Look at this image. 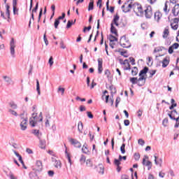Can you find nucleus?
I'll use <instances>...</instances> for the list:
<instances>
[{
  "instance_id": "43",
  "label": "nucleus",
  "mask_w": 179,
  "mask_h": 179,
  "mask_svg": "<svg viewBox=\"0 0 179 179\" xmlns=\"http://www.w3.org/2000/svg\"><path fill=\"white\" fill-rule=\"evenodd\" d=\"M46 34H47V31H45L44 35H43V40L45 41V45H48V40L47 39Z\"/></svg>"
},
{
  "instance_id": "24",
  "label": "nucleus",
  "mask_w": 179,
  "mask_h": 179,
  "mask_svg": "<svg viewBox=\"0 0 179 179\" xmlns=\"http://www.w3.org/2000/svg\"><path fill=\"white\" fill-rule=\"evenodd\" d=\"M169 34H170V31H169V29L165 28L162 35L163 38H167V37H169Z\"/></svg>"
},
{
  "instance_id": "3",
  "label": "nucleus",
  "mask_w": 179,
  "mask_h": 179,
  "mask_svg": "<svg viewBox=\"0 0 179 179\" xmlns=\"http://www.w3.org/2000/svg\"><path fill=\"white\" fill-rule=\"evenodd\" d=\"M118 20H120V16L118 15H116L114 17L113 20L112 21L110 27V32L116 36H118V32L117 31V29H115V27H114V24L115 26H120V24H118Z\"/></svg>"
},
{
  "instance_id": "7",
  "label": "nucleus",
  "mask_w": 179,
  "mask_h": 179,
  "mask_svg": "<svg viewBox=\"0 0 179 179\" xmlns=\"http://www.w3.org/2000/svg\"><path fill=\"white\" fill-rule=\"evenodd\" d=\"M145 13V16L146 19H150L153 16V11L152 10V6H148L145 9L143 10V13Z\"/></svg>"
},
{
  "instance_id": "8",
  "label": "nucleus",
  "mask_w": 179,
  "mask_h": 179,
  "mask_svg": "<svg viewBox=\"0 0 179 179\" xmlns=\"http://www.w3.org/2000/svg\"><path fill=\"white\" fill-rule=\"evenodd\" d=\"M16 45H15V39L13 38H11L10 42V54L13 57H15V48Z\"/></svg>"
},
{
  "instance_id": "56",
  "label": "nucleus",
  "mask_w": 179,
  "mask_h": 179,
  "mask_svg": "<svg viewBox=\"0 0 179 179\" xmlns=\"http://www.w3.org/2000/svg\"><path fill=\"white\" fill-rule=\"evenodd\" d=\"M42 15H43V8H41L39 15H38V22H40V20H41Z\"/></svg>"
},
{
  "instance_id": "22",
  "label": "nucleus",
  "mask_w": 179,
  "mask_h": 179,
  "mask_svg": "<svg viewBox=\"0 0 179 179\" xmlns=\"http://www.w3.org/2000/svg\"><path fill=\"white\" fill-rule=\"evenodd\" d=\"M155 157V164L157 166V165H159L160 167H162V163H163V159H159V161H157V157H156V155L154 156Z\"/></svg>"
},
{
  "instance_id": "41",
  "label": "nucleus",
  "mask_w": 179,
  "mask_h": 179,
  "mask_svg": "<svg viewBox=\"0 0 179 179\" xmlns=\"http://www.w3.org/2000/svg\"><path fill=\"white\" fill-rule=\"evenodd\" d=\"M9 104L11 108H13L14 110H16V108H17V105L15 103V102H10Z\"/></svg>"
},
{
  "instance_id": "5",
  "label": "nucleus",
  "mask_w": 179,
  "mask_h": 179,
  "mask_svg": "<svg viewBox=\"0 0 179 179\" xmlns=\"http://www.w3.org/2000/svg\"><path fill=\"white\" fill-rule=\"evenodd\" d=\"M120 44L123 48H129L131 47V43L129 40L125 36H122L120 38Z\"/></svg>"
},
{
  "instance_id": "1",
  "label": "nucleus",
  "mask_w": 179,
  "mask_h": 179,
  "mask_svg": "<svg viewBox=\"0 0 179 179\" xmlns=\"http://www.w3.org/2000/svg\"><path fill=\"white\" fill-rule=\"evenodd\" d=\"M43 121V113L41 112L39 115H37V113H32V117L29 118V124L32 128H34L37 125V122H41Z\"/></svg>"
},
{
  "instance_id": "35",
  "label": "nucleus",
  "mask_w": 179,
  "mask_h": 179,
  "mask_svg": "<svg viewBox=\"0 0 179 179\" xmlns=\"http://www.w3.org/2000/svg\"><path fill=\"white\" fill-rule=\"evenodd\" d=\"M73 20H69L67 22V25H66V29H71V27H72V24H73Z\"/></svg>"
},
{
  "instance_id": "23",
  "label": "nucleus",
  "mask_w": 179,
  "mask_h": 179,
  "mask_svg": "<svg viewBox=\"0 0 179 179\" xmlns=\"http://www.w3.org/2000/svg\"><path fill=\"white\" fill-rule=\"evenodd\" d=\"M37 9H38V2H36L35 8L32 10V13H31V19L32 20H34V13L37 12Z\"/></svg>"
},
{
  "instance_id": "47",
  "label": "nucleus",
  "mask_w": 179,
  "mask_h": 179,
  "mask_svg": "<svg viewBox=\"0 0 179 179\" xmlns=\"http://www.w3.org/2000/svg\"><path fill=\"white\" fill-rule=\"evenodd\" d=\"M156 72H157L156 70H150V71H149V73H150V78H153V76L155 75Z\"/></svg>"
},
{
  "instance_id": "4",
  "label": "nucleus",
  "mask_w": 179,
  "mask_h": 179,
  "mask_svg": "<svg viewBox=\"0 0 179 179\" xmlns=\"http://www.w3.org/2000/svg\"><path fill=\"white\" fill-rule=\"evenodd\" d=\"M132 9L137 16H143V8L141 4L138 3H133Z\"/></svg>"
},
{
  "instance_id": "11",
  "label": "nucleus",
  "mask_w": 179,
  "mask_h": 179,
  "mask_svg": "<svg viewBox=\"0 0 179 179\" xmlns=\"http://www.w3.org/2000/svg\"><path fill=\"white\" fill-rule=\"evenodd\" d=\"M65 18V13H62V16L58 17L57 19L55 20L54 27L55 29H58V26H59V20H62V19Z\"/></svg>"
},
{
  "instance_id": "50",
  "label": "nucleus",
  "mask_w": 179,
  "mask_h": 179,
  "mask_svg": "<svg viewBox=\"0 0 179 179\" xmlns=\"http://www.w3.org/2000/svg\"><path fill=\"white\" fill-rule=\"evenodd\" d=\"M114 164H115V166H120V165L121 164V161H120V159H115L114 160Z\"/></svg>"
},
{
  "instance_id": "20",
  "label": "nucleus",
  "mask_w": 179,
  "mask_h": 179,
  "mask_svg": "<svg viewBox=\"0 0 179 179\" xmlns=\"http://www.w3.org/2000/svg\"><path fill=\"white\" fill-rule=\"evenodd\" d=\"M78 131L80 134H83V123L81 121L78 122Z\"/></svg>"
},
{
  "instance_id": "45",
  "label": "nucleus",
  "mask_w": 179,
  "mask_h": 179,
  "mask_svg": "<svg viewBox=\"0 0 179 179\" xmlns=\"http://www.w3.org/2000/svg\"><path fill=\"white\" fill-rule=\"evenodd\" d=\"M29 176L31 179H38V176L36 173H30Z\"/></svg>"
},
{
  "instance_id": "15",
  "label": "nucleus",
  "mask_w": 179,
  "mask_h": 179,
  "mask_svg": "<svg viewBox=\"0 0 179 179\" xmlns=\"http://www.w3.org/2000/svg\"><path fill=\"white\" fill-rule=\"evenodd\" d=\"M36 167L37 171H41L43 170V162L41 161H36Z\"/></svg>"
},
{
  "instance_id": "25",
  "label": "nucleus",
  "mask_w": 179,
  "mask_h": 179,
  "mask_svg": "<svg viewBox=\"0 0 179 179\" xmlns=\"http://www.w3.org/2000/svg\"><path fill=\"white\" fill-rule=\"evenodd\" d=\"M39 148H41V149H45V140H40V141H39Z\"/></svg>"
},
{
  "instance_id": "52",
  "label": "nucleus",
  "mask_w": 179,
  "mask_h": 179,
  "mask_svg": "<svg viewBox=\"0 0 179 179\" xmlns=\"http://www.w3.org/2000/svg\"><path fill=\"white\" fill-rule=\"evenodd\" d=\"M138 145L143 146L145 145V141H143L142 138H140L138 141Z\"/></svg>"
},
{
  "instance_id": "6",
  "label": "nucleus",
  "mask_w": 179,
  "mask_h": 179,
  "mask_svg": "<svg viewBox=\"0 0 179 179\" xmlns=\"http://www.w3.org/2000/svg\"><path fill=\"white\" fill-rule=\"evenodd\" d=\"M122 11L124 13L129 12L132 9V1L131 0L127 1V3H125L124 5L122 6Z\"/></svg>"
},
{
  "instance_id": "49",
  "label": "nucleus",
  "mask_w": 179,
  "mask_h": 179,
  "mask_svg": "<svg viewBox=\"0 0 179 179\" xmlns=\"http://www.w3.org/2000/svg\"><path fill=\"white\" fill-rule=\"evenodd\" d=\"M172 115V117H176V115H178V113L177 112L176 110H173L169 113Z\"/></svg>"
},
{
  "instance_id": "30",
  "label": "nucleus",
  "mask_w": 179,
  "mask_h": 179,
  "mask_svg": "<svg viewBox=\"0 0 179 179\" xmlns=\"http://www.w3.org/2000/svg\"><path fill=\"white\" fill-rule=\"evenodd\" d=\"M94 8V1H92L89 3L88 10H93Z\"/></svg>"
},
{
  "instance_id": "61",
  "label": "nucleus",
  "mask_w": 179,
  "mask_h": 179,
  "mask_svg": "<svg viewBox=\"0 0 179 179\" xmlns=\"http://www.w3.org/2000/svg\"><path fill=\"white\" fill-rule=\"evenodd\" d=\"M80 111H81V112L86 111V107H85V106H80Z\"/></svg>"
},
{
  "instance_id": "18",
  "label": "nucleus",
  "mask_w": 179,
  "mask_h": 179,
  "mask_svg": "<svg viewBox=\"0 0 179 179\" xmlns=\"http://www.w3.org/2000/svg\"><path fill=\"white\" fill-rule=\"evenodd\" d=\"M169 64H170V59L167 57L164 58L162 61V68H166Z\"/></svg>"
},
{
  "instance_id": "26",
  "label": "nucleus",
  "mask_w": 179,
  "mask_h": 179,
  "mask_svg": "<svg viewBox=\"0 0 179 179\" xmlns=\"http://www.w3.org/2000/svg\"><path fill=\"white\" fill-rule=\"evenodd\" d=\"M98 171L99 174H104V166L102 164H99Z\"/></svg>"
},
{
  "instance_id": "31",
  "label": "nucleus",
  "mask_w": 179,
  "mask_h": 179,
  "mask_svg": "<svg viewBox=\"0 0 179 179\" xmlns=\"http://www.w3.org/2000/svg\"><path fill=\"white\" fill-rule=\"evenodd\" d=\"M109 41H110V43H114V41H118V38H117V37H115L113 35H110Z\"/></svg>"
},
{
  "instance_id": "51",
  "label": "nucleus",
  "mask_w": 179,
  "mask_h": 179,
  "mask_svg": "<svg viewBox=\"0 0 179 179\" xmlns=\"http://www.w3.org/2000/svg\"><path fill=\"white\" fill-rule=\"evenodd\" d=\"M32 134H34V135H36V136H38V135L40 134V131L34 129L32 131Z\"/></svg>"
},
{
  "instance_id": "54",
  "label": "nucleus",
  "mask_w": 179,
  "mask_h": 179,
  "mask_svg": "<svg viewBox=\"0 0 179 179\" xmlns=\"http://www.w3.org/2000/svg\"><path fill=\"white\" fill-rule=\"evenodd\" d=\"M171 47H172V48H173V50H177V48H178V47H179V44L177 43H173V44L171 45Z\"/></svg>"
},
{
  "instance_id": "14",
  "label": "nucleus",
  "mask_w": 179,
  "mask_h": 179,
  "mask_svg": "<svg viewBox=\"0 0 179 179\" xmlns=\"http://www.w3.org/2000/svg\"><path fill=\"white\" fill-rule=\"evenodd\" d=\"M172 13L174 16H178L179 13V4H176L172 9Z\"/></svg>"
},
{
  "instance_id": "36",
  "label": "nucleus",
  "mask_w": 179,
  "mask_h": 179,
  "mask_svg": "<svg viewBox=\"0 0 179 179\" xmlns=\"http://www.w3.org/2000/svg\"><path fill=\"white\" fill-rule=\"evenodd\" d=\"M86 165L87 166V167H93V163L92 162V160L87 159Z\"/></svg>"
},
{
  "instance_id": "46",
  "label": "nucleus",
  "mask_w": 179,
  "mask_h": 179,
  "mask_svg": "<svg viewBox=\"0 0 179 179\" xmlns=\"http://www.w3.org/2000/svg\"><path fill=\"white\" fill-rule=\"evenodd\" d=\"M82 151H83V153H87V152H89V150H87V146L84 145L82 148Z\"/></svg>"
},
{
  "instance_id": "9",
  "label": "nucleus",
  "mask_w": 179,
  "mask_h": 179,
  "mask_svg": "<svg viewBox=\"0 0 179 179\" xmlns=\"http://www.w3.org/2000/svg\"><path fill=\"white\" fill-rule=\"evenodd\" d=\"M69 142L70 143H71V145H73V146H74L75 148H82V144L80 143V142H79L78 140L74 139V138H70L69 139Z\"/></svg>"
},
{
  "instance_id": "58",
  "label": "nucleus",
  "mask_w": 179,
  "mask_h": 179,
  "mask_svg": "<svg viewBox=\"0 0 179 179\" xmlns=\"http://www.w3.org/2000/svg\"><path fill=\"white\" fill-rule=\"evenodd\" d=\"M168 52L169 54H173V52H174V49L171 46H170L168 50Z\"/></svg>"
},
{
  "instance_id": "2",
  "label": "nucleus",
  "mask_w": 179,
  "mask_h": 179,
  "mask_svg": "<svg viewBox=\"0 0 179 179\" xmlns=\"http://www.w3.org/2000/svg\"><path fill=\"white\" fill-rule=\"evenodd\" d=\"M130 82L132 85H138V86H143L146 83V78L145 76H141L138 79V78H130Z\"/></svg>"
},
{
  "instance_id": "21",
  "label": "nucleus",
  "mask_w": 179,
  "mask_h": 179,
  "mask_svg": "<svg viewBox=\"0 0 179 179\" xmlns=\"http://www.w3.org/2000/svg\"><path fill=\"white\" fill-rule=\"evenodd\" d=\"M3 79L5 80V82L7 83V85H11L12 83V78L8 76H3Z\"/></svg>"
},
{
  "instance_id": "12",
  "label": "nucleus",
  "mask_w": 179,
  "mask_h": 179,
  "mask_svg": "<svg viewBox=\"0 0 179 179\" xmlns=\"http://www.w3.org/2000/svg\"><path fill=\"white\" fill-rule=\"evenodd\" d=\"M28 118L25 117L24 120H22V121L20 123V127H21V129L22 131H26V129H27V121H28Z\"/></svg>"
},
{
  "instance_id": "57",
  "label": "nucleus",
  "mask_w": 179,
  "mask_h": 179,
  "mask_svg": "<svg viewBox=\"0 0 179 179\" xmlns=\"http://www.w3.org/2000/svg\"><path fill=\"white\" fill-rule=\"evenodd\" d=\"M58 92H61L62 95H64V93H65V88H62V87H59L58 88Z\"/></svg>"
},
{
  "instance_id": "60",
  "label": "nucleus",
  "mask_w": 179,
  "mask_h": 179,
  "mask_svg": "<svg viewBox=\"0 0 179 179\" xmlns=\"http://www.w3.org/2000/svg\"><path fill=\"white\" fill-rule=\"evenodd\" d=\"M129 61L131 62V65H135V59L134 57H129Z\"/></svg>"
},
{
  "instance_id": "44",
  "label": "nucleus",
  "mask_w": 179,
  "mask_h": 179,
  "mask_svg": "<svg viewBox=\"0 0 179 179\" xmlns=\"http://www.w3.org/2000/svg\"><path fill=\"white\" fill-rule=\"evenodd\" d=\"M139 159H141V155L139 154V152H136L134 154V159L138 161L139 160Z\"/></svg>"
},
{
  "instance_id": "19",
  "label": "nucleus",
  "mask_w": 179,
  "mask_h": 179,
  "mask_svg": "<svg viewBox=\"0 0 179 179\" xmlns=\"http://www.w3.org/2000/svg\"><path fill=\"white\" fill-rule=\"evenodd\" d=\"M148 71H149V68L148 67H144L143 69H142L140 73H139V76L140 78H142V76H145L143 75L148 73Z\"/></svg>"
},
{
  "instance_id": "13",
  "label": "nucleus",
  "mask_w": 179,
  "mask_h": 179,
  "mask_svg": "<svg viewBox=\"0 0 179 179\" xmlns=\"http://www.w3.org/2000/svg\"><path fill=\"white\" fill-rule=\"evenodd\" d=\"M103 72V59H98V73L100 74Z\"/></svg>"
},
{
  "instance_id": "29",
  "label": "nucleus",
  "mask_w": 179,
  "mask_h": 179,
  "mask_svg": "<svg viewBox=\"0 0 179 179\" xmlns=\"http://www.w3.org/2000/svg\"><path fill=\"white\" fill-rule=\"evenodd\" d=\"M131 75L136 76L138 75V67H134L131 70Z\"/></svg>"
},
{
  "instance_id": "39",
  "label": "nucleus",
  "mask_w": 179,
  "mask_h": 179,
  "mask_svg": "<svg viewBox=\"0 0 179 179\" xmlns=\"http://www.w3.org/2000/svg\"><path fill=\"white\" fill-rule=\"evenodd\" d=\"M105 75L106 76V78L110 79V78H111V76H110L111 73L110 72V70H108V69L105 70Z\"/></svg>"
},
{
  "instance_id": "62",
  "label": "nucleus",
  "mask_w": 179,
  "mask_h": 179,
  "mask_svg": "<svg viewBox=\"0 0 179 179\" xmlns=\"http://www.w3.org/2000/svg\"><path fill=\"white\" fill-rule=\"evenodd\" d=\"M87 114L89 118H93V114H92V112H87Z\"/></svg>"
},
{
  "instance_id": "34",
  "label": "nucleus",
  "mask_w": 179,
  "mask_h": 179,
  "mask_svg": "<svg viewBox=\"0 0 179 179\" xmlns=\"http://www.w3.org/2000/svg\"><path fill=\"white\" fill-rule=\"evenodd\" d=\"M8 113H10L11 115H14V117H17V113L12 109H8Z\"/></svg>"
},
{
  "instance_id": "53",
  "label": "nucleus",
  "mask_w": 179,
  "mask_h": 179,
  "mask_svg": "<svg viewBox=\"0 0 179 179\" xmlns=\"http://www.w3.org/2000/svg\"><path fill=\"white\" fill-rule=\"evenodd\" d=\"M120 101H121V98L117 96L115 101V107H118V104H120Z\"/></svg>"
},
{
  "instance_id": "17",
  "label": "nucleus",
  "mask_w": 179,
  "mask_h": 179,
  "mask_svg": "<svg viewBox=\"0 0 179 179\" xmlns=\"http://www.w3.org/2000/svg\"><path fill=\"white\" fill-rule=\"evenodd\" d=\"M52 160L53 162H55L54 166L56 167V169H61V161L57 160L55 158H52Z\"/></svg>"
},
{
  "instance_id": "63",
  "label": "nucleus",
  "mask_w": 179,
  "mask_h": 179,
  "mask_svg": "<svg viewBox=\"0 0 179 179\" xmlns=\"http://www.w3.org/2000/svg\"><path fill=\"white\" fill-rule=\"evenodd\" d=\"M124 124L125 127H128V125H129V120H125L124 121Z\"/></svg>"
},
{
  "instance_id": "40",
  "label": "nucleus",
  "mask_w": 179,
  "mask_h": 179,
  "mask_svg": "<svg viewBox=\"0 0 179 179\" xmlns=\"http://www.w3.org/2000/svg\"><path fill=\"white\" fill-rule=\"evenodd\" d=\"M120 151L122 155L125 153V143H123L120 147Z\"/></svg>"
},
{
  "instance_id": "38",
  "label": "nucleus",
  "mask_w": 179,
  "mask_h": 179,
  "mask_svg": "<svg viewBox=\"0 0 179 179\" xmlns=\"http://www.w3.org/2000/svg\"><path fill=\"white\" fill-rule=\"evenodd\" d=\"M20 117L21 118V120H24V118H27V113H26V112H24L23 113H21L20 115Z\"/></svg>"
},
{
  "instance_id": "37",
  "label": "nucleus",
  "mask_w": 179,
  "mask_h": 179,
  "mask_svg": "<svg viewBox=\"0 0 179 179\" xmlns=\"http://www.w3.org/2000/svg\"><path fill=\"white\" fill-rule=\"evenodd\" d=\"M65 153H66V156L68 159V161H69V163L71 164H72V161L71 160V156L69 155V153H68V151H65Z\"/></svg>"
},
{
  "instance_id": "10",
  "label": "nucleus",
  "mask_w": 179,
  "mask_h": 179,
  "mask_svg": "<svg viewBox=\"0 0 179 179\" xmlns=\"http://www.w3.org/2000/svg\"><path fill=\"white\" fill-rule=\"evenodd\" d=\"M146 159H149V157L145 155V158L143 159V164L148 167V170H150L152 169V162L146 161Z\"/></svg>"
},
{
  "instance_id": "64",
  "label": "nucleus",
  "mask_w": 179,
  "mask_h": 179,
  "mask_svg": "<svg viewBox=\"0 0 179 179\" xmlns=\"http://www.w3.org/2000/svg\"><path fill=\"white\" fill-rule=\"evenodd\" d=\"M10 179H17V178H16L15 176V175H13V173H10Z\"/></svg>"
},
{
  "instance_id": "48",
  "label": "nucleus",
  "mask_w": 179,
  "mask_h": 179,
  "mask_svg": "<svg viewBox=\"0 0 179 179\" xmlns=\"http://www.w3.org/2000/svg\"><path fill=\"white\" fill-rule=\"evenodd\" d=\"M164 12H165V13H169L170 12V9H167V1L165 3V6L164 8Z\"/></svg>"
},
{
  "instance_id": "28",
  "label": "nucleus",
  "mask_w": 179,
  "mask_h": 179,
  "mask_svg": "<svg viewBox=\"0 0 179 179\" xmlns=\"http://www.w3.org/2000/svg\"><path fill=\"white\" fill-rule=\"evenodd\" d=\"M18 160L21 163V164H22L23 168L26 170L27 167L26 166V165H24V162H23V158L22 157V155H20L18 157Z\"/></svg>"
},
{
  "instance_id": "33",
  "label": "nucleus",
  "mask_w": 179,
  "mask_h": 179,
  "mask_svg": "<svg viewBox=\"0 0 179 179\" xmlns=\"http://www.w3.org/2000/svg\"><path fill=\"white\" fill-rule=\"evenodd\" d=\"M85 162H86V157L82 155L80 158V163H81V164H85Z\"/></svg>"
},
{
  "instance_id": "32",
  "label": "nucleus",
  "mask_w": 179,
  "mask_h": 179,
  "mask_svg": "<svg viewBox=\"0 0 179 179\" xmlns=\"http://www.w3.org/2000/svg\"><path fill=\"white\" fill-rule=\"evenodd\" d=\"M36 91L38 96H40V94H41V92H40V82H38V80H36Z\"/></svg>"
},
{
  "instance_id": "59",
  "label": "nucleus",
  "mask_w": 179,
  "mask_h": 179,
  "mask_svg": "<svg viewBox=\"0 0 179 179\" xmlns=\"http://www.w3.org/2000/svg\"><path fill=\"white\" fill-rule=\"evenodd\" d=\"M26 152L28 153V155H33V150H31L30 148H27Z\"/></svg>"
},
{
  "instance_id": "42",
  "label": "nucleus",
  "mask_w": 179,
  "mask_h": 179,
  "mask_svg": "<svg viewBox=\"0 0 179 179\" xmlns=\"http://www.w3.org/2000/svg\"><path fill=\"white\" fill-rule=\"evenodd\" d=\"M167 124H169V119L167 117H165L163 120L162 125H164V127H167Z\"/></svg>"
},
{
  "instance_id": "55",
  "label": "nucleus",
  "mask_w": 179,
  "mask_h": 179,
  "mask_svg": "<svg viewBox=\"0 0 179 179\" xmlns=\"http://www.w3.org/2000/svg\"><path fill=\"white\" fill-rule=\"evenodd\" d=\"M48 63L50 64V66H52V65H54V61H53L52 57H50Z\"/></svg>"
},
{
  "instance_id": "16",
  "label": "nucleus",
  "mask_w": 179,
  "mask_h": 179,
  "mask_svg": "<svg viewBox=\"0 0 179 179\" xmlns=\"http://www.w3.org/2000/svg\"><path fill=\"white\" fill-rule=\"evenodd\" d=\"M155 20L156 21V22H157V23H159V22H160V20L162 19V13H160V12H156L155 13Z\"/></svg>"
},
{
  "instance_id": "27",
  "label": "nucleus",
  "mask_w": 179,
  "mask_h": 179,
  "mask_svg": "<svg viewBox=\"0 0 179 179\" xmlns=\"http://www.w3.org/2000/svg\"><path fill=\"white\" fill-rule=\"evenodd\" d=\"M6 15L8 19H10V11L9 10V8H10L9 5H6Z\"/></svg>"
}]
</instances>
